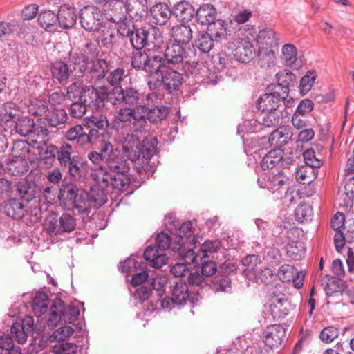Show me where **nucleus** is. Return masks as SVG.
Returning a JSON list of instances; mask_svg holds the SVG:
<instances>
[{
	"mask_svg": "<svg viewBox=\"0 0 354 354\" xmlns=\"http://www.w3.org/2000/svg\"><path fill=\"white\" fill-rule=\"evenodd\" d=\"M59 201L66 205L68 203L79 214L88 215L90 213L88 195L86 192L80 191L75 184L68 182L65 178L59 187Z\"/></svg>",
	"mask_w": 354,
	"mask_h": 354,
	"instance_id": "obj_3",
	"label": "nucleus"
},
{
	"mask_svg": "<svg viewBox=\"0 0 354 354\" xmlns=\"http://www.w3.org/2000/svg\"><path fill=\"white\" fill-rule=\"evenodd\" d=\"M234 55L239 62L248 63L256 55L254 46L251 41L241 39L234 50Z\"/></svg>",
	"mask_w": 354,
	"mask_h": 354,
	"instance_id": "obj_32",
	"label": "nucleus"
},
{
	"mask_svg": "<svg viewBox=\"0 0 354 354\" xmlns=\"http://www.w3.org/2000/svg\"><path fill=\"white\" fill-rule=\"evenodd\" d=\"M68 143L64 142L60 144L59 146H56L55 145H50L46 147L43 153L40 152L41 156L44 160H50L53 161L55 158L59 160V154L61 153V150L65 148L66 145H68Z\"/></svg>",
	"mask_w": 354,
	"mask_h": 354,
	"instance_id": "obj_54",
	"label": "nucleus"
},
{
	"mask_svg": "<svg viewBox=\"0 0 354 354\" xmlns=\"http://www.w3.org/2000/svg\"><path fill=\"white\" fill-rule=\"evenodd\" d=\"M71 73L75 78L82 77L88 68L84 55L76 51H70L66 61Z\"/></svg>",
	"mask_w": 354,
	"mask_h": 354,
	"instance_id": "obj_21",
	"label": "nucleus"
},
{
	"mask_svg": "<svg viewBox=\"0 0 354 354\" xmlns=\"http://www.w3.org/2000/svg\"><path fill=\"white\" fill-rule=\"evenodd\" d=\"M48 304L47 294L43 292L37 293L32 301V308L35 315L41 317L47 311Z\"/></svg>",
	"mask_w": 354,
	"mask_h": 354,
	"instance_id": "obj_50",
	"label": "nucleus"
},
{
	"mask_svg": "<svg viewBox=\"0 0 354 354\" xmlns=\"http://www.w3.org/2000/svg\"><path fill=\"white\" fill-rule=\"evenodd\" d=\"M72 146L68 144L61 150L58 162L63 171L70 176V180H76L81 177L83 170H86L87 162L80 155L72 156Z\"/></svg>",
	"mask_w": 354,
	"mask_h": 354,
	"instance_id": "obj_6",
	"label": "nucleus"
},
{
	"mask_svg": "<svg viewBox=\"0 0 354 354\" xmlns=\"http://www.w3.org/2000/svg\"><path fill=\"white\" fill-rule=\"evenodd\" d=\"M148 58L149 55L146 53L138 51L131 57V66L137 70L145 71Z\"/></svg>",
	"mask_w": 354,
	"mask_h": 354,
	"instance_id": "obj_60",
	"label": "nucleus"
},
{
	"mask_svg": "<svg viewBox=\"0 0 354 354\" xmlns=\"http://www.w3.org/2000/svg\"><path fill=\"white\" fill-rule=\"evenodd\" d=\"M170 36L171 41L188 47L193 37V32L189 25L183 24L172 27Z\"/></svg>",
	"mask_w": 354,
	"mask_h": 354,
	"instance_id": "obj_29",
	"label": "nucleus"
},
{
	"mask_svg": "<svg viewBox=\"0 0 354 354\" xmlns=\"http://www.w3.org/2000/svg\"><path fill=\"white\" fill-rule=\"evenodd\" d=\"M97 150L88 153L94 165L93 180L102 187L112 186L120 191H127L130 185V165L120 156L109 140L90 144Z\"/></svg>",
	"mask_w": 354,
	"mask_h": 354,
	"instance_id": "obj_1",
	"label": "nucleus"
},
{
	"mask_svg": "<svg viewBox=\"0 0 354 354\" xmlns=\"http://www.w3.org/2000/svg\"><path fill=\"white\" fill-rule=\"evenodd\" d=\"M295 160L292 152L284 153L280 149L270 150L262 159L261 167L263 170L276 169V171H282V169L288 167Z\"/></svg>",
	"mask_w": 354,
	"mask_h": 354,
	"instance_id": "obj_13",
	"label": "nucleus"
},
{
	"mask_svg": "<svg viewBox=\"0 0 354 354\" xmlns=\"http://www.w3.org/2000/svg\"><path fill=\"white\" fill-rule=\"evenodd\" d=\"M147 264L144 262L142 258L138 256L131 255L125 261L120 262L118 269L123 273L138 272V269Z\"/></svg>",
	"mask_w": 354,
	"mask_h": 354,
	"instance_id": "obj_45",
	"label": "nucleus"
},
{
	"mask_svg": "<svg viewBox=\"0 0 354 354\" xmlns=\"http://www.w3.org/2000/svg\"><path fill=\"white\" fill-rule=\"evenodd\" d=\"M57 13L49 10H42L38 14L37 21L46 31L52 32L56 30L57 24Z\"/></svg>",
	"mask_w": 354,
	"mask_h": 354,
	"instance_id": "obj_41",
	"label": "nucleus"
},
{
	"mask_svg": "<svg viewBox=\"0 0 354 354\" xmlns=\"http://www.w3.org/2000/svg\"><path fill=\"white\" fill-rule=\"evenodd\" d=\"M122 145L123 151L128 159L131 161H136L140 158L145 160H149L157 151L158 139L153 136H147L140 143V140L133 136L130 137Z\"/></svg>",
	"mask_w": 354,
	"mask_h": 354,
	"instance_id": "obj_4",
	"label": "nucleus"
},
{
	"mask_svg": "<svg viewBox=\"0 0 354 354\" xmlns=\"http://www.w3.org/2000/svg\"><path fill=\"white\" fill-rule=\"evenodd\" d=\"M339 329L329 326L324 328L319 334L320 339L325 343H330L339 336Z\"/></svg>",
	"mask_w": 354,
	"mask_h": 354,
	"instance_id": "obj_64",
	"label": "nucleus"
},
{
	"mask_svg": "<svg viewBox=\"0 0 354 354\" xmlns=\"http://www.w3.org/2000/svg\"><path fill=\"white\" fill-rule=\"evenodd\" d=\"M168 66L169 64L165 57L161 55H149L145 71L149 75L147 82L149 88L150 82L158 78Z\"/></svg>",
	"mask_w": 354,
	"mask_h": 354,
	"instance_id": "obj_22",
	"label": "nucleus"
},
{
	"mask_svg": "<svg viewBox=\"0 0 354 354\" xmlns=\"http://www.w3.org/2000/svg\"><path fill=\"white\" fill-rule=\"evenodd\" d=\"M183 259L187 262H192L195 268H201V273L205 277H211L217 270V264L214 257L205 254H196L193 248H188Z\"/></svg>",
	"mask_w": 354,
	"mask_h": 354,
	"instance_id": "obj_14",
	"label": "nucleus"
},
{
	"mask_svg": "<svg viewBox=\"0 0 354 354\" xmlns=\"http://www.w3.org/2000/svg\"><path fill=\"white\" fill-rule=\"evenodd\" d=\"M126 77L125 71L123 68H116L112 71L107 77V82L113 86V88H115L118 86H121L120 83L124 80Z\"/></svg>",
	"mask_w": 354,
	"mask_h": 354,
	"instance_id": "obj_63",
	"label": "nucleus"
},
{
	"mask_svg": "<svg viewBox=\"0 0 354 354\" xmlns=\"http://www.w3.org/2000/svg\"><path fill=\"white\" fill-rule=\"evenodd\" d=\"M112 88L109 89L105 85L102 86H84L83 102L93 111H100L106 104L111 103Z\"/></svg>",
	"mask_w": 354,
	"mask_h": 354,
	"instance_id": "obj_10",
	"label": "nucleus"
},
{
	"mask_svg": "<svg viewBox=\"0 0 354 354\" xmlns=\"http://www.w3.org/2000/svg\"><path fill=\"white\" fill-rule=\"evenodd\" d=\"M291 308L290 302L284 295L272 297L270 310L274 319L285 318L289 314Z\"/></svg>",
	"mask_w": 354,
	"mask_h": 354,
	"instance_id": "obj_26",
	"label": "nucleus"
},
{
	"mask_svg": "<svg viewBox=\"0 0 354 354\" xmlns=\"http://www.w3.org/2000/svg\"><path fill=\"white\" fill-rule=\"evenodd\" d=\"M319 170H315L307 166L302 167L296 171L295 178L297 181L303 185H312V183L317 178Z\"/></svg>",
	"mask_w": 354,
	"mask_h": 354,
	"instance_id": "obj_48",
	"label": "nucleus"
},
{
	"mask_svg": "<svg viewBox=\"0 0 354 354\" xmlns=\"http://www.w3.org/2000/svg\"><path fill=\"white\" fill-rule=\"evenodd\" d=\"M102 12L95 6H86L80 11L81 26L88 32L97 31L102 24Z\"/></svg>",
	"mask_w": 354,
	"mask_h": 354,
	"instance_id": "obj_15",
	"label": "nucleus"
},
{
	"mask_svg": "<svg viewBox=\"0 0 354 354\" xmlns=\"http://www.w3.org/2000/svg\"><path fill=\"white\" fill-rule=\"evenodd\" d=\"M293 136V132L290 126H280L272 131L269 137L270 146L274 149H280L287 145Z\"/></svg>",
	"mask_w": 354,
	"mask_h": 354,
	"instance_id": "obj_25",
	"label": "nucleus"
},
{
	"mask_svg": "<svg viewBox=\"0 0 354 354\" xmlns=\"http://www.w3.org/2000/svg\"><path fill=\"white\" fill-rule=\"evenodd\" d=\"M84 128L87 131L91 144H96L100 140H109L111 133L108 130L109 123L104 115H91L84 120Z\"/></svg>",
	"mask_w": 354,
	"mask_h": 354,
	"instance_id": "obj_8",
	"label": "nucleus"
},
{
	"mask_svg": "<svg viewBox=\"0 0 354 354\" xmlns=\"http://www.w3.org/2000/svg\"><path fill=\"white\" fill-rule=\"evenodd\" d=\"M11 337L16 340L19 344H24L28 337L24 326L19 322H15L10 327Z\"/></svg>",
	"mask_w": 354,
	"mask_h": 354,
	"instance_id": "obj_55",
	"label": "nucleus"
},
{
	"mask_svg": "<svg viewBox=\"0 0 354 354\" xmlns=\"http://www.w3.org/2000/svg\"><path fill=\"white\" fill-rule=\"evenodd\" d=\"M263 113L264 114L259 123L266 127L277 126L280 119L286 118L288 115L287 111H284V109H281V111H266Z\"/></svg>",
	"mask_w": 354,
	"mask_h": 354,
	"instance_id": "obj_46",
	"label": "nucleus"
},
{
	"mask_svg": "<svg viewBox=\"0 0 354 354\" xmlns=\"http://www.w3.org/2000/svg\"><path fill=\"white\" fill-rule=\"evenodd\" d=\"M88 70L92 80L96 81L104 79L109 71L108 62L102 58H95L88 62Z\"/></svg>",
	"mask_w": 354,
	"mask_h": 354,
	"instance_id": "obj_33",
	"label": "nucleus"
},
{
	"mask_svg": "<svg viewBox=\"0 0 354 354\" xmlns=\"http://www.w3.org/2000/svg\"><path fill=\"white\" fill-rule=\"evenodd\" d=\"M110 21L117 23V31L122 37L129 39L132 47L136 50L145 48L147 41L148 27L136 28L131 19L125 18L123 20L114 17H107Z\"/></svg>",
	"mask_w": 354,
	"mask_h": 354,
	"instance_id": "obj_5",
	"label": "nucleus"
},
{
	"mask_svg": "<svg viewBox=\"0 0 354 354\" xmlns=\"http://www.w3.org/2000/svg\"><path fill=\"white\" fill-rule=\"evenodd\" d=\"M87 131L82 125H75L70 127L64 133V138L66 140L76 143L84 147L91 144Z\"/></svg>",
	"mask_w": 354,
	"mask_h": 354,
	"instance_id": "obj_34",
	"label": "nucleus"
},
{
	"mask_svg": "<svg viewBox=\"0 0 354 354\" xmlns=\"http://www.w3.org/2000/svg\"><path fill=\"white\" fill-rule=\"evenodd\" d=\"M29 111L32 115L37 116L46 114L44 123L52 127H57L58 125L65 123L68 118L67 113L64 109L53 107L50 110L47 103L42 100H37L35 104H32V107H30Z\"/></svg>",
	"mask_w": 354,
	"mask_h": 354,
	"instance_id": "obj_9",
	"label": "nucleus"
},
{
	"mask_svg": "<svg viewBox=\"0 0 354 354\" xmlns=\"http://www.w3.org/2000/svg\"><path fill=\"white\" fill-rule=\"evenodd\" d=\"M149 19L155 25L162 26L167 24L172 15L171 9L166 3H159L150 8Z\"/></svg>",
	"mask_w": 354,
	"mask_h": 354,
	"instance_id": "obj_27",
	"label": "nucleus"
},
{
	"mask_svg": "<svg viewBox=\"0 0 354 354\" xmlns=\"http://www.w3.org/2000/svg\"><path fill=\"white\" fill-rule=\"evenodd\" d=\"M143 257L151 267L156 269L160 268L167 261L165 253L162 252L156 245L148 246L143 253Z\"/></svg>",
	"mask_w": 354,
	"mask_h": 354,
	"instance_id": "obj_31",
	"label": "nucleus"
},
{
	"mask_svg": "<svg viewBox=\"0 0 354 354\" xmlns=\"http://www.w3.org/2000/svg\"><path fill=\"white\" fill-rule=\"evenodd\" d=\"M59 234L63 232H71L75 229L76 221L68 213H64L58 220Z\"/></svg>",
	"mask_w": 354,
	"mask_h": 354,
	"instance_id": "obj_53",
	"label": "nucleus"
},
{
	"mask_svg": "<svg viewBox=\"0 0 354 354\" xmlns=\"http://www.w3.org/2000/svg\"><path fill=\"white\" fill-rule=\"evenodd\" d=\"M187 46L169 40L166 46L164 57L168 64H178L188 56Z\"/></svg>",
	"mask_w": 354,
	"mask_h": 354,
	"instance_id": "obj_23",
	"label": "nucleus"
},
{
	"mask_svg": "<svg viewBox=\"0 0 354 354\" xmlns=\"http://www.w3.org/2000/svg\"><path fill=\"white\" fill-rule=\"evenodd\" d=\"M189 297L188 286L182 280L175 283L171 288V297H165L161 305L164 309L170 310L175 305H184Z\"/></svg>",
	"mask_w": 354,
	"mask_h": 354,
	"instance_id": "obj_16",
	"label": "nucleus"
},
{
	"mask_svg": "<svg viewBox=\"0 0 354 354\" xmlns=\"http://www.w3.org/2000/svg\"><path fill=\"white\" fill-rule=\"evenodd\" d=\"M313 214L312 208L306 204H300L295 210L296 220L299 223L311 220Z\"/></svg>",
	"mask_w": 354,
	"mask_h": 354,
	"instance_id": "obj_58",
	"label": "nucleus"
},
{
	"mask_svg": "<svg viewBox=\"0 0 354 354\" xmlns=\"http://www.w3.org/2000/svg\"><path fill=\"white\" fill-rule=\"evenodd\" d=\"M288 178L282 171H278L277 174H272L268 176L267 189L276 194L277 199L283 198V193L287 195L289 189H285L283 186L287 183Z\"/></svg>",
	"mask_w": 354,
	"mask_h": 354,
	"instance_id": "obj_24",
	"label": "nucleus"
},
{
	"mask_svg": "<svg viewBox=\"0 0 354 354\" xmlns=\"http://www.w3.org/2000/svg\"><path fill=\"white\" fill-rule=\"evenodd\" d=\"M263 339L265 344L270 348L285 346L288 339L287 328L281 324L268 326L263 330Z\"/></svg>",
	"mask_w": 354,
	"mask_h": 354,
	"instance_id": "obj_17",
	"label": "nucleus"
},
{
	"mask_svg": "<svg viewBox=\"0 0 354 354\" xmlns=\"http://www.w3.org/2000/svg\"><path fill=\"white\" fill-rule=\"evenodd\" d=\"M96 185H97V189H93L91 190L90 196H88L89 203L91 201L95 202L97 203V205L102 206L107 201V194L109 192H111L112 190H115L118 192H121L118 190L114 187L109 186L107 187H102L99 184L95 182Z\"/></svg>",
	"mask_w": 354,
	"mask_h": 354,
	"instance_id": "obj_44",
	"label": "nucleus"
},
{
	"mask_svg": "<svg viewBox=\"0 0 354 354\" xmlns=\"http://www.w3.org/2000/svg\"><path fill=\"white\" fill-rule=\"evenodd\" d=\"M136 108L131 106H126L121 109L118 113V118L121 122H136L140 124V128L136 127L133 129V131L142 132L145 131V126L142 123L145 122V115H138L136 113Z\"/></svg>",
	"mask_w": 354,
	"mask_h": 354,
	"instance_id": "obj_40",
	"label": "nucleus"
},
{
	"mask_svg": "<svg viewBox=\"0 0 354 354\" xmlns=\"http://www.w3.org/2000/svg\"><path fill=\"white\" fill-rule=\"evenodd\" d=\"M50 72L53 78L60 83L66 82L71 75L67 64L64 61L54 62L50 67Z\"/></svg>",
	"mask_w": 354,
	"mask_h": 354,
	"instance_id": "obj_43",
	"label": "nucleus"
},
{
	"mask_svg": "<svg viewBox=\"0 0 354 354\" xmlns=\"http://www.w3.org/2000/svg\"><path fill=\"white\" fill-rule=\"evenodd\" d=\"M192 223L190 221L183 223L178 228L179 234L177 237V243L172 245V250L180 251L181 250H188V248H193L196 240L192 236Z\"/></svg>",
	"mask_w": 354,
	"mask_h": 354,
	"instance_id": "obj_20",
	"label": "nucleus"
},
{
	"mask_svg": "<svg viewBox=\"0 0 354 354\" xmlns=\"http://www.w3.org/2000/svg\"><path fill=\"white\" fill-rule=\"evenodd\" d=\"M16 192L19 198H10L4 202L2 212L13 219H21L26 214V205L36 198L39 193L37 185L33 180L22 179L16 185Z\"/></svg>",
	"mask_w": 354,
	"mask_h": 354,
	"instance_id": "obj_2",
	"label": "nucleus"
},
{
	"mask_svg": "<svg viewBox=\"0 0 354 354\" xmlns=\"http://www.w3.org/2000/svg\"><path fill=\"white\" fill-rule=\"evenodd\" d=\"M179 252L183 262L176 263L170 269V273L175 277H183L185 276L189 272L188 265L192 263V262H187L183 259V256L185 254L184 250H181Z\"/></svg>",
	"mask_w": 354,
	"mask_h": 354,
	"instance_id": "obj_57",
	"label": "nucleus"
},
{
	"mask_svg": "<svg viewBox=\"0 0 354 354\" xmlns=\"http://www.w3.org/2000/svg\"><path fill=\"white\" fill-rule=\"evenodd\" d=\"M57 24L63 29H68L74 26L77 21L75 8L67 4L61 6L59 8Z\"/></svg>",
	"mask_w": 354,
	"mask_h": 354,
	"instance_id": "obj_28",
	"label": "nucleus"
},
{
	"mask_svg": "<svg viewBox=\"0 0 354 354\" xmlns=\"http://www.w3.org/2000/svg\"><path fill=\"white\" fill-rule=\"evenodd\" d=\"M183 79L182 73L169 66L158 78L150 82L149 89L158 91L162 87L168 93H172L180 89Z\"/></svg>",
	"mask_w": 354,
	"mask_h": 354,
	"instance_id": "obj_12",
	"label": "nucleus"
},
{
	"mask_svg": "<svg viewBox=\"0 0 354 354\" xmlns=\"http://www.w3.org/2000/svg\"><path fill=\"white\" fill-rule=\"evenodd\" d=\"M7 169L12 176H20L28 171V165L26 158L12 157L7 164Z\"/></svg>",
	"mask_w": 354,
	"mask_h": 354,
	"instance_id": "obj_49",
	"label": "nucleus"
},
{
	"mask_svg": "<svg viewBox=\"0 0 354 354\" xmlns=\"http://www.w3.org/2000/svg\"><path fill=\"white\" fill-rule=\"evenodd\" d=\"M164 37L159 28L155 26L148 27L145 48L147 51L160 50L164 44Z\"/></svg>",
	"mask_w": 354,
	"mask_h": 354,
	"instance_id": "obj_39",
	"label": "nucleus"
},
{
	"mask_svg": "<svg viewBox=\"0 0 354 354\" xmlns=\"http://www.w3.org/2000/svg\"><path fill=\"white\" fill-rule=\"evenodd\" d=\"M172 15L182 23H188L195 14V9L186 1H180L171 9Z\"/></svg>",
	"mask_w": 354,
	"mask_h": 354,
	"instance_id": "obj_37",
	"label": "nucleus"
},
{
	"mask_svg": "<svg viewBox=\"0 0 354 354\" xmlns=\"http://www.w3.org/2000/svg\"><path fill=\"white\" fill-rule=\"evenodd\" d=\"M303 158L305 166L312 167L315 170L319 169L323 165V160L319 153L317 154L313 149H308L303 152Z\"/></svg>",
	"mask_w": 354,
	"mask_h": 354,
	"instance_id": "obj_51",
	"label": "nucleus"
},
{
	"mask_svg": "<svg viewBox=\"0 0 354 354\" xmlns=\"http://www.w3.org/2000/svg\"><path fill=\"white\" fill-rule=\"evenodd\" d=\"M30 152V147L24 140L14 142L12 148V156L26 158L27 154Z\"/></svg>",
	"mask_w": 354,
	"mask_h": 354,
	"instance_id": "obj_59",
	"label": "nucleus"
},
{
	"mask_svg": "<svg viewBox=\"0 0 354 354\" xmlns=\"http://www.w3.org/2000/svg\"><path fill=\"white\" fill-rule=\"evenodd\" d=\"M217 15V10L215 7L209 3L201 5L196 10H195L196 21L201 25L207 26L214 19Z\"/></svg>",
	"mask_w": 354,
	"mask_h": 354,
	"instance_id": "obj_38",
	"label": "nucleus"
},
{
	"mask_svg": "<svg viewBox=\"0 0 354 354\" xmlns=\"http://www.w3.org/2000/svg\"><path fill=\"white\" fill-rule=\"evenodd\" d=\"M111 104L113 105H122L136 108L142 111L146 108L142 104L144 100V95L139 89L133 86H118L112 88L111 95Z\"/></svg>",
	"mask_w": 354,
	"mask_h": 354,
	"instance_id": "obj_7",
	"label": "nucleus"
},
{
	"mask_svg": "<svg viewBox=\"0 0 354 354\" xmlns=\"http://www.w3.org/2000/svg\"><path fill=\"white\" fill-rule=\"evenodd\" d=\"M65 312L66 305L64 301L58 297L53 299L50 304L48 325L54 327L56 326L59 322H64Z\"/></svg>",
	"mask_w": 354,
	"mask_h": 354,
	"instance_id": "obj_35",
	"label": "nucleus"
},
{
	"mask_svg": "<svg viewBox=\"0 0 354 354\" xmlns=\"http://www.w3.org/2000/svg\"><path fill=\"white\" fill-rule=\"evenodd\" d=\"M148 12L147 0H126L124 8L120 17H115L120 20L127 18V15L131 19L140 20L147 15Z\"/></svg>",
	"mask_w": 354,
	"mask_h": 354,
	"instance_id": "obj_18",
	"label": "nucleus"
},
{
	"mask_svg": "<svg viewBox=\"0 0 354 354\" xmlns=\"http://www.w3.org/2000/svg\"><path fill=\"white\" fill-rule=\"evenodd\" d=\"M285 250L287 256L295 261L301 259L306 254V246L302 241H291L285 246Z\"/></svg>",
	"mask_w": 354,
	"mask_h": 354,
	"instance_id": "obj_47",
	"label": "nucleus"
},
{
	"mask_svg": "<svg viewBox=\"0 0 354 354\" xmlns=\"http://www.w3.org/2000/svg\"><path fill=\"white\" fill-rule=\"evenodd\" d=\"M214 41V39L206 31L198 36L195 43L200 51L207 53L213 48Z\"/></svg>",
	"mask_w": 354,
	"mask_h": 354,
	"instance_id": "obj_52",
	"label": "nucleus"
},
{
	"mask_svg": "<svg viewBox=\"0 0 354 354\" xmlns=\"http://www.w3.org/2000/svg\"><path fill=\"white\" fill-rule=\"evenodd\" d=\"M269 93L262 95L257 103V108L262 112L266 111H281V109L291 107L293 103L292 98L288 99L287 95L279 91L268 90Z\"/></svg>",
	"mask_w": 354,
	"mask_h": 354,
	"instance_id": "obj_11",
	"label": "nucleus"
},
{
	"mask_svg": "<svg viewBox=\"0 0 354 354\" xmlns=\"http://www.w3.org/2000/svg\"><path fill=\"white\" fill-rule=\"evenodd\" d=\"M257 42L261 50V55L263 50H266V55L272 59L275 57V53L272 48L277 47L279 45L278 39L276 37V32L271 28H266L260 30L257 36Z\"/></svg>",
	"mask_w": 354,
	"mask_h": 354,
	"instance_id": "obj_19",
	"label": "nucleus"
},
{
	"mask_svg": "<svg viewBox=\"0 0 354 354\" xmlns=\"http://www.w3.org/2000/svg\"><path fill=\"white\" fill-rule=\"evenodd\" d=\"M277 83L276 84H270L268 87V90H275L281 92L283 95L288 96L290 87L294 84L295 82V75L290 71L279 72L276 75Z\"/></svg>",
	"mask_w": 354,
	"mask_h": 354,
	"instance_id": "obj_30",
	"label": "nucleus"
},
{
	"mask_svg": "<svg viewBox=\"0 0 354 354\" xmlns=\"http://www.w3.org/2000/svg\"><path fill=\"white\" fill-rule=\"evenodd\" d=\"M206 31L214 39L215 41L226 39L230 32L227 21L223 19H214L207 25Z\"/></svg>",
	"mask_w": 354,
	"mask_h": 354,
	"instance_id": "obj_36",
	"label": "nucleus"
},
{
	"mask_svg": "<svg viewBox=\"0 0 354 354\" xmlns=\"http://www.w3.org/2000/svg\"><path fill=\"white\" fill-rule=\"evenodd\" d=\"M317 77V75L315 71H309L301 77L299 88L303 95L306 94L311 89Z\"/></svg>",
	"mask_w": 354,
	"mask_h": 354,
	"instance_id": "obj_56",
	"label": "nucleus"
},
{
	"mask_svg": "<svg viewBox=\"0 0 354 354\" xmlns=\"http://www.w3.org/2000/svg\"><path fill=\"white\" fill-rule=\"evenodd\" d=\"M170 108L167 106H156L153 108H146L142 111L146 113V118L151 123L158 124L167 116Z\"/></svg>",
	"mask_w": 354,
	"mask_h": 354,
	"instance_id": "obj_42",
	"label": "nucleus"
},
{
	"mask_svg": "<svg viewBox=\"0 0 354 354\" xmlns=\"http://www.w3.org/2000/svg\"><path fill=\"white\" fill-rule=\"evenodd\" d=\"M156 247L162 252H165V250L169 248L172 249V245L177 243V240L171 242L170 236L164 232L158 234L156 239Z\"/></svg>",
	"mask_w": 354,
	"mask_h": 354,
	"instance_id": "obj_62",
	"label": "nucleus"
},
{
	"mask_svg": "<svg viewBox=\"0 0 354 354\" xmlns=\"http://www.w3.org/2000/svg\"><path fill=\"white\" fill-rule=\"evenodd\" d=\"M282 54L286 65L292 66L297 61V50L293 44H288L282 47Z\"/></svg>",
	"mask_w": 354,
	"mask_h": 354,
	"instance_id": "obj_61",
	"label": "nucleus"
}]
</instances>
